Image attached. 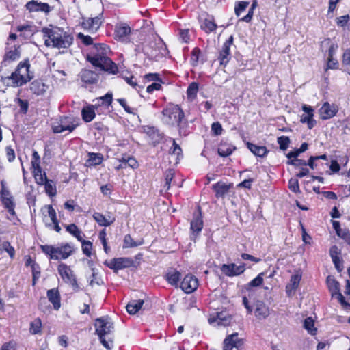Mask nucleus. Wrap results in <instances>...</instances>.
Wrapping results in <instances>:
<instances>
[{
    "label": "nucleus",
    "instance_id": "55",
    "mask_svg": "<svg viewBox=\"0 0 350 350\" xmlns=\"http://www.w3.org/2000/svg\"><path fill=\"white\" fill-rule=\"evenodd\" d=\"M263 273L258 274L254 279H253L250 283V286L256 287L260 286L263 282Z\"/></svg>",
    "mask_w": 350,
    "mask_h": 350
},
{
    "label": "nucleus",
    "instance_id": "56",
    "mask_svg": "<svg viewBox=\"0 0 350 350\" xmlns=\"http://www.w3.org/2000/svg\"><path fill=\"white\" fill-rule=\"evenodd\" d=\"M249 2L247 1H240L238 5L235 7V13L237 16H239L241 12H243L246 8L248 6Z\"/></svg>",
    "mask_w": 350,
    "mask_h": 350
},
{
    "label": "nucleus",
    "instance_id": "17",
    "mask_svg": "<svg viewBox=\"0 0 350 350\" xmlns=\"http://www.w3.org/2000/svg\"><path fill=\"white\" fill-rule=\"evenodd\" d=\"M302 110L304 113L301 116L300 121L302 123H307L308 129H311L316 124L314 120V109L311 106L304 105Z\"/></svg>",
    "mask_w": 350,
    "mask_h": 350
},
{
    "label": "nucleus",
    "instance_id": "19",
    "mask_svg": "<svg viewBox=\"0 0 350 350\" xmlns=\"http://www.w3.org/2000/svg\"><path fill=\"white\" fill-rule=\"evenodd\" d=\"M221 271L223 273H224L227 276H234L240 275L243 273L245 271V266L243 265H237L234 263L229 265H223L221 267Z\"/></svg>",
    "mask_w": 350,
    "mask_h": 350
},
{
    "label": "nucleus",
    "instance_id": "35",
    "mask_svg": "<svg viewBox=\"0 0 350 350\" xmlns=\"http://www.w3.org/2000/svg\"><path fill=\"white\" fill-rule=\"evenodd\" d=\"M247 148L254 154L258 157H264L267 153V148L263 146H260L252 143H247Z\"/></svg>",
    "mask_w": 350,
    "mask_h": 350
},
{
    "label": "nucleus",
    "instance_id": "27",
    "mask_svg": "<svg viewBox=\"0 0 350 350\" xmlns=\"http://www.w3.org/2000/svg\"><path fill=\"white\" fill-rule=\"evenodd\" d=\"M26 8L30 12L43 11L47 12L49 11V5L47 3H38L36 1H30L26 4Z\"/></svg>",
    "mask_w": 350,
    "mask_h": 350
},
{
    "label": "nucleus",
    "instance_id": "2",
    "mask_svg": "<svg viewBox=\"0 0 350 350\" xmlns=\"http://www.w3.org/2000/svg\"><path fill=\"white\" fill-rule=\"evenodd\" d=\"M94 49L96 52L88 54L87 59L93 66L98 67L104 71L113 75L118 73L117 65L107 56L109 48L104 44H100L95 46Z\"/></svg>",
    "mask_w": 350,
    "mask_h": 350
},
{
    "label": "nucleus",
    "instance_id": "29",
    "mask_svg": "<svg viewBox=\"0 0 350 350\" xmlns=\"http://www.w3.org/2000/svg\"><path fill=\"white\" fill-rule=\"evenodd\" d=\"M93 217L100 226H109L114 221V218L111 216L105 217L100 213H94Z\"/></svg>",
    "mask_w": 350,
    "mask_h": 350
},
{
    "label": "nucleus",
    "instance_id": "58",
    "mask_svg": "<svg viewBox=\"0 0 350 350\" xmlns=\"http://www.w3.org/2000/svg\"><path fill=\"white\" fill-rule=\"evenodd\" d=\"M211 131L215 135H221L223 131L221 124L219 122H216L212 124Z\"/></svg>",
    "mask_w": 350,
    "mask_h": 350
},
{
    "label": "nucleus",
    "instance_id": "1",
    "mask_svg": "<svg viewBox=\"0 0 350 350\" xmlns=\"http://www.w3.org/2000/svg\"><path fill=\"white\" fill-rule=\"evenodd\" d=\"M44 44L48 47L64 50L70 47L73 42V37L68 33L58 27L43 28Z\"/></svg>",
    "mask_w": 350,
    "mask_h": 350
},
{
    "label": "nucleus",
    "instance_id": "61",
    "mask_svg": "<svg viewBox=\"0 0 350 350\" xmlns=\"http://www.w3.org/2000/svg\"><path fill=\"white\" fill-rule=\"evenodd\" d=\"M349 19V15H344L336 18V23L340 27H345Z\"/></svg>",
    "mask_w": 350,
    "mask_h": 350
},
{
    "label": "nucleus",
    "instance_id": "33",
    "mask_svg": "<svg viewBox=\"0 0 350 350\" xmlns=\"http://www.w3.org/2000/svg\"><path fill=\"white\" fill-rule=\"evenodd\" d=\"M235 148L230 144L226 142L220 143L218 147V154L221 157H227L232 154Z\"/></svg>",
    "mask_w": 350,
    "mask_h": 350
},
{
    "label": "nucleus",
    "instance_id": "23",
    "mask_svg": "<svg viewBox=\"0 0 350 350\" xmlns=\"http://www.w3.org/2000/svg\"><path fill=\"white\" fill-rule=\"evenodd\" d=\"M231 317L226 312H217L216 317H210L208 321L210 323L217 322L219 325L227 326L231 322Z\"/></svg>",
    "mask_w": 350,
    "mask_h": 350
},
{
    "label": "nucleus",
    "instance_id": "16",
    "mask_svg": "<svg viewBox=\"0 0 350 350\" xmlns=\"http://www.w3.org/2000/svg\"><path fill=\"white\" fill-rule=\"evenodd\" d=\"M198 286V282L196 278L192 275H187L180 283V288L186 293L193 292Z\"/></svg>",
    "mask_w": 350,
    "mask_h": 350
},
{
    "label": "nucleus",
    "instance_id": "63",
    "mask_svg": "<svg viewBox=\"0 0 350 350\" xmlns=\"http://www.w3.org/2000/svg\"><path fill=\"white\" fill-rule=\"evenodd\" d=\"M337 235L342 239L346 243L349 240L350 238V232L347 230H341L339 232H338Z\"/></svg>",
    "mask_w": 350,
    "mask_h": 350
},
{
    "label": "nucleus",
    "instance_id": "8",
    "mask_svg": "<svg viewBox=\"0 0 350 350\" xmlns=\"http://www.w3.org/2000/svg\"><path fill=\"white\" fill-rule=\"evenodd\" d=\"M144 53L151 59H155L159 56H163L165 52V46L159 40L158 42H151L144 46Z\"/></svg>",
    "mask_w": 350,
    "mask_h": 350
},
{
    "label": "nucleus",
    "instance_id": "37",
    "mask_svg": "<svg viewBox=\"0 0 350 350\" xmlns=\"http://www.w3.org/2000/svg\"><path fill=\"white\" fill-rule=\"evenodd\" d=\"M327 284L332 297L335 296V294L340 291L339 283L334 278L328 276L327 278Z\"/></svg>",
    "mask_w": 350,
    "mask_h": 350
},
{
    "label": "nucleus",
    "instance_id": "64",
    "mask_svg": "<svg viewBox=\"0 0 350 350\" xmlns=\"http://www.w3.org/2000/svg\"><path fill=\"white\" fill-rule=\"evenodd\" d=\"M0 350H16V342H9L3 344Z\"/></svg>",
    "mask_w": 350,
    "mask_h": 350
},
{
    "label": "nucleus",
    "instance_id": "5",
    "mask_svg": "<svg viewBox=\"0 0 350 350\" xmlns=\"http://www.w3.org/2000/svg\"><path fill=\"white\" fill-rule=\"evenodd\" d=\"M183 117L182 109L176 105H169L163 110L162 120L168 125H178Z\"/></svg>",
    "mask_w": 350,
    "mask_h": 350
},
{
    "label": "nucleus",
    "instance_id": "3",
    "mask_svg": "<svg viewBox=\"0 0 350 350\" xmlns=\"http://www.w3.org/2000/svg\"><path fill=\"white\" fill-rule=\"evenodd\" d=\"M40 248L46 255L52 260H64L68 258L73 252V247L69 243H62L56 246L42 245Z\"/></svg>",
    "mask_w": 350,
    "mask_h": 350
},
{
    "label": "nucleus",
    "instance_id": "48",
    "mask_svg": "<svg viewBox=\"0 0 350 350\" xmlns=\"http://www.w3.org/2000/svg\"><path fill=\"white\" fill-rule=\"evenodd\" d=\"M308 149V144L303 143L300 148L295 151L290 152L287 154L288 159L297 157L300 153L305 152Z\"/></svg>",
    "mask_w": 350,
    "mask_h": 350
},
{
    "label": "nucleus",
    "instance_id": "4",
    "mask_svg": "<svg viewBox=\"0 0 350 350\" xmlns=\"http://www.w3.org/2000/svg\"><path fill=\"white\" fill-rule=\"evenodd\" d=\"M29 65L27 63H20L16 70L11 76L5 79L8 85L21 86L31 79L29 73Z\"/></svg>",
    "mask_w": 350,
    "mask_h": 350
},
{
    "label": "nucleus",
    "instance_id": "45",
    "mask_svg": "<svg viewBox=\"0 0 350 350\" xmlns=\"http://www.w3.org/2000/svg\"><path fill=\"white\" fill-rule=\"evenodd\" d=\"M142 244V242H136L130 234H126L124 239V248L137 247Z\"/></svg>",
    "mask_w": 350,
    "mask_h": 350
},
{
    "label": "nucleus",
    "instance_id": "52",
    "mask_svg": "<svg viewBox=\"0 0 350 350\" xmlns=\"http://www.w3.org/2000/svg\"><path fill=\"white\" fill-rule=\"evenodd\" d=\"M20 53L17 49L8 51L5 55V60H16L18 59Z\"/></svg>",
    "mask_w": 350,
    "mask_h": 350
},
{
    "label": "nucleus",
    "instance_id": "53",
    "mask_svg": "<svg viewBox=\"0 0 350 350\" xmlns=\"http://www.w3.org/2000/svg\"><path fill=\"white\" fill-rule=\"evenodd\" d=\"M278 143L280 145V148L285 150L288 148L290 144V139L286 136H281L278 138Z\"/></svg>",
    "mask_w": 350,
    "mask_h": 350
},
{
    "label": "nucleus",
    "instance_id": "40",
    "mask_svg": "<svg viewBox=\"0 0 350 350\" xmlns=\"http://www.w3.org/2000/svg\"><path fill=\"white\" fill-rule=\"evenodd\" d=\"M304 327L311 335H315L317 334V329L314 327V320L311 317H308L304 320Z\"/></svg>",
    "mask_w": 350,
    "mask_h": 350
},
{
    "label": "nucleus",
    "instance_id": "43",
    "mask_svg": "<svg viewBox=\"0 0 350 350\" xmlns=\"http://www.w3.org/2000/svg\"><path fill=\"white\" fill-rule=\"evenodd\" d=\"M198 91V85L197 83H191L187 90V97L189 99H194L197 95Z\"/></svg>",
    "mask_w": 350,
    "mask_h": 350
},
{
    "label": "nucleus",
    "instance_id": "46",
    "mask_svg": "<svg viewBox=\"0 0 350 350\" xmlns=\"http://www.w3.org/2000/svg\"><path fill=\"white\" fill-rule=\"evenodd\" d=\"M42 323L40 319H34L30 325V332L33 334H37L41 332Z\"/></svg>",
    "mask_w": 350,
    "mask_h": 350
},
{
    "label": "nucleus",
    "instance_id": "9",
    "mask_svg": "<svg viewBox=\"0 0 350 350\" xmlns=\"http://www.w3.org/2000/svg\"><path fill=\"white\" fill-rule=\"evenodd\" d=\"M44 209L46 211V214H44L43 221L45 225L55 230L56 232H59L61 228L59 226L58 220L57 219L56 213L51 205L45 206Z\"/></svg>",
    "mask_w": 350,
    "mask_h": 350
},
{
    "label": "nucleus",
    "instance_id": "10",
    "mask_svg": "<svg viewBox=\"0 0 350 350\" xmlns=\"http://www.w3.org/2000/svg\"><path fill=\"white\" fill-rule=\"evenodd\" d=\"M95 327L98 337L109 334L113 329V323L108 317L98 318L96 320Z\"/></svg>",
    "mask_w": 350,
    "mask_h": 350
},
{
    "label": "nucleus",
    "instance_id": "22",
    "mask_svg": "<svg viewBox=\"0 0 350 350\" xmlns=\"http://www.w3.org/2000/svg\"><path fill=\"white\" fill-rule=\"evenodd\" d=\"M46 295L49 301L53 304L54 309L58 310L61 307V298L58 289L52 288L48 290Z\"/></svg>",
    "mask_w": 350,
    "mask_h": 350
},
{
    "label": "nucleus",
    "instance_id": "34",
    "mask_svg": "<svg viewBox=\"0 0 350 350\" xmlns=\"http://www.w3.org/2000/svg\"><path fill=\"white\" fill-rule=\"evenodd\" d=\"M103 157L100 153L90 152L88 154V159L86 161V165L88 167L99 165L102 163Z\"/></svg>",
    "mask_w": 350,
    "mask_h": 350
},
{
    "label": "nucleus",
    "instance_id": "44",
    "mask_svg": "<svg viewBox=\"0 0 350 350\" xmlns=\"http://www.w3.org/2000/svg\"><path fill=\"white\" fill-rule=\"evenodd\" d=\"M172 146L170 149V154L172 156L176 157V160L179 159L180 157L182 155V149L179 146L178 144H176L174 139L172 140Z\"/></svg>",
    "mask_w": 350,
    "mask_h": 350
},
{
    "label": "nucleus",
    "instance_id": "57",
    "mask_svg": "<svg viewBox=\"0 0 350 350\" xmlns=\"http://www.w3.org/2000/svg\"><path fill=\"white\" fill-rule=\"evenodd\" d=\"M256 5H257V2L256 1H254L252 4L251 8H250V10H249L247 14L242 18V20L243 21L248 23L251 21V19L253 16V11L256 8Z\"/></svg>",
    "mask_w": 350,
    "mask_h": 350
},
{
    "label": "nucleus",
    "instance_id": "59",
    "mask_svg": "<svg viewBox=\"0 0 350 350\" xmlns=\"http://www.w3.org/2000/svg\"><path fill=\"white\" fill-rule=\"evenodd\" d=\"M161 88V81L159 80V81H155L153 82L151 85H149L146 88V91L148 93H152L154 90H160Z\"/></svg>",
    "mask_w": 350,
    "mask_h": 350
},
{
    "label": "nucleus",
    "instance_id": "21",
    "mask_svg": "<svg viewBox=\"0 0 350 350\" xmlns=\"http://www.w3.org/2000/svg\"><path fill=\"white\" fill-rule=\"evenodd\" d=\"M243 345V341L238 334H233L226 338L224 341V350H232L233 348H239Z\"/></svg>",
    "mask_w": 350,
    "mask_h": 350
},
{
    "label": "nucleus",
    "instance_id": "42",
    "mask_svg": "<svg viewBox=\"0 0 350 350\" xmlns=\"http://www.w3.org/2000/svg\"><path fill=\"white\" fill-rule=\"evenodd\" d=\"M45 185L46 193L50 196H54L56 194V186L53 181L46 180Z\"/></svg>",
    "mask_w": 350,
    "mask_h": 350
},
{
    "label": "nucleus",
    "instance_id": "12",
    "mask_svg": "<svg viewBox=\"0 0 350 350\" xmlns=\"http://www.w3.org/2000/svg\"><path fill=\"white\" fill-rule=\"evenodd\" d=\"M102 18L100 16L94 18H83L81 22V26L90 33H95L98 31L102 24Z\"/></svg>",
    "mask_w": 350,
    "mask_h": 350
},
{
    "label": "nucleus",
    "instance_id": "24",
    "mask_svg": "<svg viewBox=\"0 0 350 350\" xmlns=\"http://www.w3.org/2000/svg\"><path fill=\"white\" fill-rule=\"evenodd\" d=\"M329 254L336 268L340 271L342 269V264L340 258V250L336 245H333L329 250Z\"/></svg>",
    "mask_w": 350,
    "mask_h": 350
},
{
    "label": "nucleus",
    "instance_id": "30",
    "mask_svg": "<svg viewBox=\"0 0 350 350\" xmlns=\"http://www.w3.org/2000/svg\"><path fill=\"white\" fill-rule=\"evenodd\" d=\"M81 79L88 83H94L98 79V75L90 70H83L81 74Z\"/></svg>",
    "mask_w": 350,
    "mask_h": 350
},
{
    "label": "nucleus",
    "instance_id": "32",
    "mask_svg": "<svg viewBox=\"0 0 350 350\" xmlns=\"http://www.w3.org/2000/svg\"><path fill=\"white\" fill-rule=\"evenodd\" d=\"M143 304L142 299L132 300L128 303L126 308L130 314H135L142 308Z\"/></svg>",
    "mask_w": 350,
    "mask_h": 350
},
{
    "label": "nucleus",
    "instance_id": "13",
    "mask_svg": "<svg viewBox=\"0 0 350 350\" xmlns=\"http://www.w3.org/2000/svg\"><path fill=\"white\" fill-rule=\"evenodd\" d=\"M252 312L259 320L265 319L270 314L269 308L262 301L258 300L252 305Z\"/></svg>",
    "mask_w": 350,
    "mask_h": 350
},
{
    "label": "nucleus",
    "instance_id": "28",
    "mask_svg": "<svg viewBox=\"0 0 350 350\" xmlns=\"http://www.w3.org/2000/svg\"><path fill=\"white\" fill-rule=\"evenodd\" d=\"M200 27L206 33H209L215 31L217 26L213 17L208 16L202 22Z\"/></svg>",
    "mask_w": 350,
    "mask_h": 350
},
{
    "label": "nucleus",
    "instance_id": "31",
    "mask_svg": "<svg viewBox=\"0 0 350 350\" xmlns=\"http://www.w3.org/2000/svg\"><path fill=\"white\" fill-rule=\"evenodd\" d=\"M180 276H181V274L179 271L173 269V270L169 271L166 273L165 278L170 284H171L172 286H177L178 282L180 280Z\"/></svg>",
    "mask_w": 350,
    "mask_h": 350
},
{
    "label": "nucleus",
    "instance_id": "47",
    "mask_svg": "<svg viewBox=\"0 0 350 350\" xmlns=\"http://www.w3.org/2000/svg\"><path fill=\"white\" fill-rule=\"evenodd\" d=\"M2 203L10 214L12 216L15 215L14 204L11 198H2Z\"/></svg>",
    "mask_w": 350,
    "mask_h": 350
},
{
    "label": "nucleus",
    "instance_id": "39",
    "mask_svg": "<svg viewBox=\"0 0 350 350\" xmlns=\"http://www.w3.org/2000/svg\"><path fill=\"white\" fill-rule=\"evenodd\" d=\"M82 117L85 122H91L95 117L94 109L92 107L83 108L82 111Z\"/></svg>",
    "mask_w": 350,
    "mask_h": 350
},
{
    "label": "nucleus",
    "instance_id": "49",
    "mask_svg": "<svg viewBox=\"0 0 350 350\" xmlns=\"http://www.w3.org/2000/svg\"><path fill=\"white\" fill-rule=\"evenodd\" d=\"M120 162L124 163V165L129 166L132 168H136L138 166L137 161L133 157H124L120 159Z\"/></svg>",
    "mask_w": 350,
    "mask_h": 350
},
{
    "label": "nucleus",
    "instance_id": "15",
    "mask_svg": "<svg viewBox=\"0 0 350 350\" xmlns=\"http://www.w3.org/2000/svg\"><path fill=\"white\" fill-rule=\"evenodd\" d=\"M338 107L334 104L325 102L319 110L321 119L327 120L334 117L338 112Z\"/></svg>",
    "mask_w": 350,
    "mask_h": 350
},
{
    "label": "nucleus",
    "instance_id": "18",
    "mask_svg": "<svg viewBox=\"0 0 350 350\" xmlns=\"http://www.w3.org/2000/svg\"><path fill=\"white\" fill-rule=\"evenodd\" d=\"M132 263L133 260L129 258H117L110 260L107 266L111 269L118 271L130 267Z\"/></svg>",
    "mask_w": 350,
    "mask_h": 350
},
{
    "label": "nucleus",
    "instance_id": "50",
    "mask_svg": "<svg viewBox=\"0 0 350 350\" xmlns=\"http://www.w3.org/2000/svg\"><path fill=\"white\" fill-rule=\"evenodd\" d=\"M82 250L84 254L87 256H91V250L92 248V243L90 241L82 240Z\"/></svg>",
    "mask_w": 350,
    "mask_h": 350
},
{
    "label": "nucleus",
    "instance_id": "20",
    "mask_svg": "<svg viewBox=\"0 0 350 350\" xmlns=\"http://www.w3.org/2000/svg\"><path fill=\"white\" fill-rule=\"evenodd\" d=\"M301 276V273L299 271H295V273L291 275L290 282L286 286V292L288 296H291L295 293L299 285Z\"/></svg>",
    "mask_w": 350,
    "mask_h": 350
},
{
    "label": "nucleus",
    "instance_id": "60",
    "mask_svg": "<svg viewBox=\"0 0 350 350\" xmlns=\"http://www.w3.org/2000/svg\"><path fill=\"white\" fill-rule=\"evenodd\" d=\"M100 341L102 345L108 350H110L112 347V340L111 339L106 340L105 336H101L99 337Z\"/></svg>",
    "mask_w": 350,
    "mask_h": 350
},
{
    "label": "nucleus",
    "instance_id": "62",
    "mask_svg": "<svg viewBox=\"0 0 350 350\" xmlns=\"http://www.w3.org/2000/svg\"><path fill=\"white\" fill-rule=\"evenodd\" d=\"M337 235L342 239L346 243L349 240L350 238V232L347 230H341L339 232H338Z\"/></svg>",
    "mask_w": 350,
    "mask_h": 350
},
{
    "label": "nucleus",
    "instance_id": "25",
    "mask_svg": "<svg viewBox=\"0 0 350 350\" xmlns=\"http://www.w3.org/2000/svg\"><path fill=\"white\" fill-rule=\"evenodd\" d=\"M203 220L201 216V213H199L198 215H194L190 223V230L192 234H198L201 232L203 228Z\"/></svg>",
    "mask_w": 350,
    "mask_h": 350
},
{
    "label": "nucleus",
    "instance_id": "38",
    "mask_svg": "<svg viewBox=\"0 0 350 350\" xmlns=\"http://www.w3.org/2000/svg\"><path fill=\"white\" fill-rule=\"evenodd\" d=\"M131 32V28L126 24H120L116 27V36L120 38H124Z\"/></svg>",
    "mask_w": 350,
    "mask_h": 350
},
{
    "label": "nucleus",
    "instance_id": "54",
    "mask_svg": "<svg viewBox=\"0 0 350 350\" xmlns=\"http://www.w3.org/2000/svg\"><path fill=\"white\" fill-rule=\"evenodd\" d=\"M89 284L91 286H94L95 285H100L103 284L102 279L99 277V275L93 271L92 276L90 279Z\"/></svg>",
    "mask_w": 350,
    "mask_h": 350
},
{
    "label": "nucleus",
    "instance_id": "26",
    "mask_svg": "<svg viewBox=\"0 0 350 350\" xmlns=\"http://www.w3.org/2000/svg\"><path fill=\"white\" fill-rule=\"evenodd\" d=\"M36 27L31 24L18 25L16 27L17 31L21 33L20 36H23L25 38H30L33 36L36 31Z\"/></svg>",
    "mask_w": 350,
    "mask_h": 350
},
{
    "label": "nucleus",
    "instance_id": "51",
    "mask_svg": "<svg viewBox=\"0 0 350 350\" xmlns=\"http://www.w3.org/2000/svg\"><path fill=\"white\" fill-rule=\"evenodd\" d=\"M334 47L332 46L329 50V57L327 61V67L329 69H334L337 64V61L333 58Z\"/></svg>",
    "mask_w": 350,
    "mask_h": 350
},
{
    "label": "nucleus",
    "instance_id": "14",
    "mask_svg": "<svg viewBox=\"0 0 350 350\" xmlns=\"http://www.w3.org/2000/svg\"><path fill=\"white\" fill-rule=\"evenodd\" d=\"M233 43V36L230 38L224 43L222 48L219 52V60L220 64L226 65L230 59V47Z\"/></svg>",
    "mask_w": 350,
    "mask_h": 350
},
{
    "label": "nucleus",
    "instance_id": "11",
    "mask_svg": "<svg viewBox=\"0 0 350 350\" xmlns=\"http://www.w3.org/2000/svg\"><path fill=\"white\" fill-rule=\"evenodd\" d=\"M57 271L62 280L68 284H70L73 287L77 286V280L73 274V271L66 264H59L57 267Z\"/></svg>",
    "mask_w": 350,
    "mask_h": 350
},
{
    "label": "nucleus",
    "instance_id": "6",
    "mask_svg": "<svg viewBox=\"0 0 350 350\" xmlns=\"http://www.w3.org/2000/svg\"><path fill=\"white\" fill-rule=\"evenodd\" d=\"M78 124V120L77 118L64 116L61 118L59 122L53 124L52 129L55 133H61L64 131L71 133L76 129Z\"/></svg>",
    "mask_w": 350,
    "mask_h": 350
},
{
    "label": "nucleus",
    "instance_id": "36",
    "mask_svg": "<svg viewBox=\"0 0 350 350\" xmlns=\"http://www.w3.org/2000/svg\"><path fill=\"white\" fill-rule=\"evenodd\" d=\"M66 229L70 234L76 237L78 241H82V240L83 239V233L78 228V227L75 224H71L67 225L66 226Z\"/></svg>",
    "mask_w": 350,
    "mask_h": 350
},
{
    "label": "nucleus",
    "instance_id": "7",
    "mask_svg": "<svg viewBox=\"0 0 350 350\" xmlns=\"http://www.w3.org/2000/svg\"><path fill=\"white\" fill-rule=\"evenodd\" d=\"M31 168L33 169V174L36 183L39 185H43L46 181V176L44 172H42V168L40 165V158L36 151L33 152L31 159Z\"/></svg>",
    "mask_w": 350,
    "mask_h": 350
},
{
    "label": "nucleus",
    "instance_id": "41",
    "mask_svg": "<svg viewBox=\"0 0 350 350\" xmlns=\"http://www.w3.org/2000/svg\"><path fill=\"white\" fill-rule=\"evenodd\" d=\"M214 190L216 192L217 196H224L226 194L229 186L223 183H218L213 186Z\"/></svg>",
    "mask_w": 350,
    "mask_h": 350
}]
</instances>
